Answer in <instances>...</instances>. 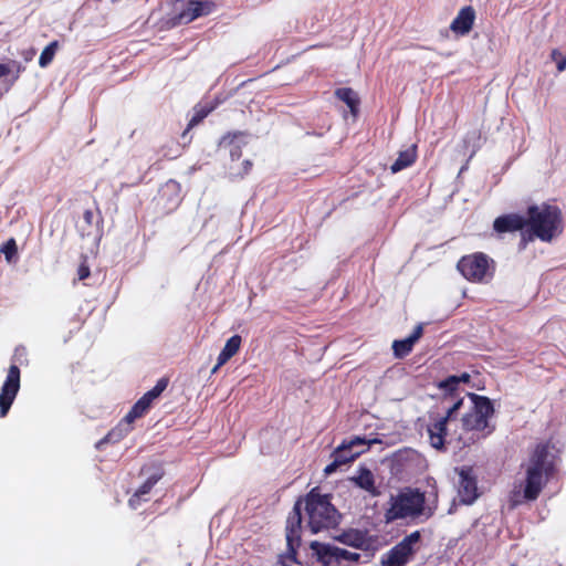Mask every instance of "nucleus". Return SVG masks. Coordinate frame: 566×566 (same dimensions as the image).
Wrapping results in <instances>:
<instances>
[{
  "label": "nucleus",
  "instance_id": "obj_1",
  "mask_svg": "<svg viewBox=\"0 0 566 566\" xmlns=\"http://www.w3.org/2000/svg\"><path fill=\"white\" fill-rule=\"evenodd\" d=\"M523 491H512L510 506L512 509L524 502L536 501L548 481L556 472L555 455L551 452L548 443H538L531 452L526 463Z\"/></svg>",
  "mask_w": 566,
  "mask_h": 566
},
{
  "label": "nucleus",
  "instance_id": "obj_2",
  "mask_svg": "<svg viewBox=\"0 0 566 566\" xmlns=\"http://www.w3.org/2000/svg\"><path fill=\"white\" fill-rule=\"evenodd\" d=\"M526 230L522 233L521 248L524 249L535 238L551 242L563 232V216L557 206L542 203L532 205L526 210Z\"/></svg>",
  "mask_w": 566,
  "mask_h": 566
},
{
  "label": "nucleus",
  "instance_id": "obj_3",
  "mask_svg": "<svg viewBox=\"0 0 566 566\" xmlns=\"http://www.w3.org/2000/svg\"><path fill=\"white\" fill-rule=\"evenodd\" d=\"M296 501H302L301 509L304 504L307 527L313 534L328 531L339 524L342 515L332 504V495L322 494L319 488H313L304 497Z\"/></svg>",
  "mask_w": 566,
  "mask_h": 566
},
{
  "label": "nucleus",
  "instance_id": "obj_4",
  "mask_svg": "<svg viewBox=\"0 0 566 566\" xmlns=\"http://www.w3.org/2000/svg\"><path fill=\"white\" fill-rule=\"evenodd\" d=\"M424 504V493L419 490L406 489L390 497V506L385 513L386 521L418 517L426 513Z\"/></svg>",
  "mask_w": 566,
  "mask_h": 566
},
{
  "label": "nucleus",
  "instance_id": "obj_5",
  "mask_svg": "<svg viewBox=\"0 0 566 566\" xmlns=\"http://www.w3.org/2000/svg\"><path fill=\"white\" fill-rule=\"evenodd\" d=\"M302 501H295L292 511L289 513L285 525L286 553L280 555L281 566H292L298 564L297 551L302 544V523L301 515Z\"/></svg>",
  "mask_w": 566,
  "mask_h": 566
},
{
  "label": "nucleus",
  "instance_id": "obj_6",
  "mask_svg": "<svg viewBox=\"0 0 566 566\" xmlns=\"http://www.w3.org/2000/svg\"><path fill=\"white\" fill-rule=\"evenodd\" d=\"M217 4L212 0H176L168 15L170 27L188 24L212 13Z\"/></svg>",
  "mask_w": 566,
  "mask_h": 566
},
{
  "label": "nucleus",
  "instance_id": "obj_7",
  "mask_svg": "<svg viewBox=\"0 0 566 566\" xmlns=\"http://www.w3.org/2000/svg\"><path fill=\"white\" fill-rule=\"evenodd\" d=\"M420 546L421 532L415 531L384 554L380 564L381 566H406L420 549Z\"/></svg>",
  "mask_w": 566,
  "mask_h": 566
},
{
  "label": "nucleus",
  "instance_id": "obj_8",
  "mask_svg": "<svg viewBox=\"0 0 566 566\" xmlns=\"http://www.w3.org/2000/svg\"><path fill=\"white\" fill-rule=\"evenodd\" d=\"M473 407L462 417V427L467 431H482L489 426V418L494 413L492 401L484 396L468 394Z\"/></svg>",
  "mask_w": 566,
  "mask_h": 566
},
{
  "label": "nucleus",
  "instance_id": "obj_9",
  "mask_svg": "<svg viewBox=\"0 0 566 566\" xmlns=\"http://www.w3.org/2000/svg\"><path fill=\"white\" fill-rule=\"evenodd\" d=\"M493 260L483 252L463 255L457 264L459 272L470 282L480 283L492 276Z\"/></svg>",
  "mask_w": 566,
  "mask_h": 566
},
{
  "label": "nucleus",
  "instance_id": "obj_10",
  "mask_svg": "<svg viewBox=\"0 0 566 566\" xmlns=\"http://www.w3.org/2000/svg\"><path fill=\"white\" fill-rule=\"evenodd\" d=\"M462 399L457 400L448 410L444 416L429 415V423L427 432L429 436L430 444L437 449L442 450L446 443V437L448 433L447 424L452 416L461 408Z\"/></svg>",
  "mask_w": 566,
  "mask_h": 566
},
{
  "label": "nucleus",
  "instance_id": "obj_11",
  "mask_svg": "<svg viewBox=\"0 0 566 566\" xmlns=\"http://www.w3.org/2000/svg\"><path fill=\"white\" fill-rule=\"evenodd\" d=\"M20 368L13 364L9 367L6 380L0 390V417L4 418L20 389Z\"/></svg>",
  "mask_w": 566,
  "mask_h": 566
},
{
  "label": "nucleus",
  "instance_id": "obj_12",
  "mask_svg": "<svg viewBox=\"0 0 566 566\" xmlns=\"http://www.w3.org/2000/svg\"><path fill=\"white\" fill-rule=\"evenodd\" d=\"M459 475V494L461 501L465 504H471L479 495L476 478L473 474L472 468H462Z\"/></svg>",
  "mask_w": 566,
  "mask_h": 566
},
{
  "label": "nucleus",
  "instance_id": "obj_13",
  "mask_svg": "<svg viewBox=\"0 0 566 566\" xmlns=\"http://www.w3.org/2000/svg\"><path fill=\"white\" fill-rule=\"evenodd\" d=\"M248 132H228L221 137L219 146L229 149V154L232 160H239L242 156V148L248 144Z\"/></svg>",
  "mask_w": 566,
  "mask_h": 566
},
{
  "label": "nucleus",
  "instance_id": "obj_14",
  "mask_svg": "<svg viewBox=\"0 0 566 566\" xmlns=\"http://www.w3.org/2000/svg\"><path fill=\"white\" fill-rule=\"evenodd\" d=\"M336 539L344 545L352 546L357 549L367 551L371 541L366 530L348 528L343 531Z\"/></svg>",
  "mask_w": 566,
  "mask_h": 566
},
{
  "label": "nucleus",
  "instance_id": "obj_15",
  "mask_svg": "<svg viewBox=\"0 0 566 566\" xmlns=\"http://www.w3.org/2000/svg\"><path fill=\"white\" fill-rule=\"evenodd\" d=\"M475 17V10L472 6L461 8L452 20L450 30L458 35H467L474 25Z\"/></svg>",
  "mask_w": 566,
  "mask_h": 566
},
{
  "label": "nucleus",
  "instance_id": "obj_16",
  "mask_svg": "<svg viewBox=\"0 0 566 566\" xmlns=\"http://www.w3.org/2000/svg\"><path fill=\"white\" fill-rule=\"evenodd\" d=\"M497 233L516 232L526 229V218L518 213H506L497 217L493 222Z\"/></svg>",
  "mask_w": 566,
  "mask_h": 566
},
{
  "label": "nucleus",
  "instance_id": "obj_17",
  "mask_svg": "<svg viewBox=\"0 0 566 566\" xmlns=\"http://www.w3.org/2000/svg\"><path fill=\"white\" fill-rule=\"evenodd\" d=\"M369 443L365 438L355 437L350 440H344L340 446H338L334 452L332 453V458H335L338 460L339 455L340 459H347L346 464L354 461L357 457H359L364 450H354L356 447H364L368 446Z\"/></svg>",
  "mask_w": 566,
  "mask_h": 566
},
{
  "label": "nucleus",
  "instance_id": "obj_18",
  "mask_svg": "<svg viewBox=\"0 0 566 566\" xmlns=\"http://www.w3.org/2000/svg\"><path fill=\"white\" fill-rule=\"evenodd\" d=\"M164 476L163 469L158 468L151 473L146 481L136 490V492L129 497L128 505L132 509H137L143 501L144 496L149 494L154 485Z\"/></svg>",
  "mask_w": 566,
  "mask_h": 566
},
{
  "label": "nucleus",
  "instance_id": "obj_19",
  "mask_svg": "<svg viewBox=\"0 0 566 566\" xmlns=\"http://www.w3.org/2000/svg\"><path fill=\"white\" fill-rule=\"evenodd\" d=\"M423 334L422 325H417L413 332L403 339H396L392 343L394 355L397 358H403L409 355L415 346V344L421 338Z\"/></svg>",
  "mask_w": 566,
  "mask_h": 566
},
{
  "label": "nucleus",
  "instance_id": "obj_20",
  "mask_svg": "<svg viewBox=\"0 0 566 566\" xmlns=\"http://www.w3.org/2000/svg\"><path fill=\"white\" fill-rule=\"evenodd\" d=\"M242 337L240 335L231 336L227 342L222 350L220 352L217 364L212 368L211 373L216 374L220 367L227 364L241 348Z\"/></svg>",
  "mask_w": 566,
  "mask_h": 566
},
{
  "label": "nucleus",
  "instance_id": "obj_21",
  "mask_svg": "<svg viewBox=\"0 0 566 566\" xmlns=\"http://www.w3.org/2000/svg\"><path fill=\"white\" fill-rule=\"evenodd\" d=\"M352 481L373 497L381 494L380 490L375 485L374 474L368 468L361 467L357 475L352 478Z\"/></svg>",
  "mask_w": 566,
  "mask_h": 566
},
{
  "label": "nucleus",
  "instance_id": "obj_22",
  "mask_svg": "<svg viewBox=\"0 0 566 566\" xmlns=\"http://www.w3.org/2000/svg\"><path fill=\"white\" fill-rule=\"evenodd\" d=\"M417 145H412L408 149L399 151L397 159L390 166L391 172L396 174L412 166L417 160Z\"/></svg>",
  "mask_w": 566,
  "mask_h": 566
},
{
  "label": "nucleus",
  "instance_id": "obj_23",
  "mask_svg": "<svg viewBox=\"0 0 566 566\" xmlns=\"http://www.w3.org/2000/svg\"><path fill=\"white\" fill-rule=\"evenodd\" d=\"M334 94L338 99H340L348 106L350 113L354 116H357L359 112L360 99L353 88L339 87L335 90Z\"/></svg>",
  "mask_w": 566,
  "mask_h": 566
},
{
  "label": "nucleus",
  "instance_id": "obj_24",
  "mask_svg": "<svg viewBox=\"0 0 566 566\" xmlns=\"http://www.w3.org/2000/svg\"><path fill=\"white\" fill-rule=\"evenodd\" d=\"M151 403L153 402L145 395H143L124 417V421L127 423H133L136 419L144 417L151 407Z\"/></svg>",
  "mask_w": 566,
  "mask_h": 566
},
{
  "label": "nucleus",
  "instance_id": "obj_25",
  "mask_svg": "<svg viewBox=\"0 0 566 566\" xmlns=\"http://www.w3.org/2000/svg\"><path fill=\"white\" fill-rule=\"evenodd\" d=\"M160 198H167L171 207H176L180 202V185L175 180H168L159 191Z\"/></svg>",
  "mask_w": 566,
  "mask_h": 566
},
{
  "label": "nucleus",
  "instance_id": "obj_26",
  "mask_svg": "<svg viewBox=\"0 0 566 566\" xmlns=\"http://www.w3.org/2000/svg\"><path fill=\"white\" fill-rule=\"evenodd\" d=\"M57 49L59 41L54 40L51 43H49L40 54L39 65L41 67H46L48 65H50L55 56Z\"/></svg>",
  "mask_w": 566,
  "mask_h": 566
},
{
  "label": "nucleus",
  "instance_id": "obj_27",
  "mask_svg": "<svg viewBox=\"0 0 566 566\" xmlns=\"http://www.w3.org/2000/svg\"><path fill=\"white\" fill-rule=\"evenodd\" d=\"M210 112H211V108H205V107L196 109L193 116L189 120L186 129L184 130L181 138L185 139L187 137L188 133L190 132V129L193 128L196 125H198L200 122H202L209 115Z\"/></svg>",
  "mask_w": 566,
  "mask_h": 566
},
{
  "label": "nucleus",
  "instance_id": "obj_28",
  "mask_svg": "<svg viewBox=\"0 0 566 566\" xmlns=\"http://www.w3.org/2000/svg\"><path fill=\"white\" fill-rule=\"evenodd\" d=\"M169 378L168 377H161L157 380V384L145 392L144 395L153 402L155 399H157L168 387Z\"/></svg>",
  "mask_w": 566,
  "mask_h": 566
},
{
  "label": "nucleus",
  "instance_id": "obj_29",
  "mask_svg": "<svg viewBox=\"0 0 566 566\" xmlns=\"http://www.w3.org/2000/svg\"><path fill=\"white\" fill-rule=\"evenodd\" d=\"M0 252L4 254V258L8 262H11L13 258L18 254V247L17 242L13 238H10L7 242H4L1 248Z\"/></svg>",
  "mask_w": 566,
  "mask_h": 566
},
{
  "label": "nucleus",
  "instance_id": "obj_30",
  "mask_svg": "<svg viewBox=\"0 0 566 566\" xmlns=\"http://www.w3.org/2000/svg\"><path fill=\"white\" fill-rule=\"evenodd\" d=\"M91 275V269H90V265L87 263V256L82 254L81 255V263L77 268V280L78 281H83L87 277H90Z\"/></svg>",
  "mask_w": 566,
  "mask_h": 566
},
{
  "label": "nucleus",
  "instance_id": "obj_31",
  "mask_svg": "<svg viewBox=\"0 0 566 566\" xmlns=\"http://www.w3.org/2000/svg\"><path fill=\"white\" fill-rule=\"evenodd\" d=\"M551 57L556 62V67L558 72H563L566 70V55H564L558 49H554L551 53Z\"/></svg>",
  "mask_w": 566,
  "mask_h": 566
},
{
  "label": "nucleus",
  "instance_id": "obj_32",
  "mask_svg": "<svg viewBox=\"0 0 566 566\" xmlns=\"http://www.w3.org/2000/svg\"><path fill=\"white\" fill-rule=\"evenodd\" d=\"M252 168L253 163L250 159H244L241 164V168L237 172H233V176L242 179L251 172Z\"/></svg>",
  "mask_w": 566,
  "mask_h": 566
},
{
  "label": "nucleus",
  "instance_id": "obj_33",
  "mask_svg": "<svg viewBox=\"0 0 566 566\" xmlns=\"http://www.w3.org/2000/svg\"><path fill=\"white\" fill-rule=\"evenodd\" d=\"M459 382H460V378L459 377L451 376L448 379H446L444 381H442L440 387L444 388L447 390L452 391V390H454L457 388Z\"/></svg>",
  "mask_w": 566,
  "mask_h": 566
},
{
  "label": "nucleus",
  "instance_id": "obj_34",
  "mask_svg": "<svg viewBox=\"0 0 566 566\" xmlns=\"http://www.w3.org/2000/svg\"><path fill=\"white\" fill-rule=\"evenodd\" d=\"M347 459H340V457L337 459L333 458V461L325 468V473L331 474L335 472L340 465L346 464Z\"/></svg>",
  "mask_w": 566,
  "mask_h": 566
},
{
  "label": "nucleus",
  "instance_id": "obj_35",
  "mask_svg": "<svg viewBox=\"0 0 566 566\" xmlns=\"http://www.w3.org/2000/svg\"><path fill=\"white\" fill-rule=\"evenodd\" d=\"M83 219L87 226H92L94 222V213L92 210H85L83 213Z\"/></svg>",
  "mask_w": 566,
  "mask_h": 566
},
{
  "label": "nucleus",
  "instance_id": "obj_36",
  "mask_svg": "<svg viewBox=\"0 0 566 566\" xmlns=\"http://www.w3.org/2000/svg\"><path fill=\"white\" fill-rule=\"evenodd\" d=\"M25 356V348L24 347H18L15 348L13 359L22 364V357Z\"/></svg>",
  "mask_w": 566,
  "mask_h": 566
},
{
  "label": "nucleus",
  "instance_id": "obj_37",
  "mask_svg": "<svg viewBox=\"0 0 566 566\" xmlns=\"http://www.w3.org/2000/svg\"><path fill=\"white\" fill-rule=\"evenodd\" d=\"M11 73V69L8 64L0 63V77H4Z\"/></svg>",
  "mask_w": 566,
  "mask_h": 566
},
{
  "label": "nucleus",
  "instance_id": "obj_38",
  "mask_svg": "<svg viewBox=\"0 0 566 566\" xmlns=\"http://www.w3.org/2000/svg\"><path fill=\"white\" fill-rule=\"evenodd\" d=\"M12 64L17 66V75L14 76V80L19 77L20 72L23 70L20 63L12 61Z\"/></svg>",
  "mask_w": 566,
  "mask_h": 566
},
{
  "label": "nucleus",
  "instance_id": "obj_39",
  "mask_svg": "<svg viewBox=\"0 0 566 566\" xmlns=\"http://www.w3.org/2000/svg\"><path fill=\"white\" fill-rule=\"evenodd\" d=\"M470 376L468 374H463L460 378V380L468 381Z\"/></svg>",
  "mask_w": 566,
  "mask_h": 566
},
{
  "label": "nucleus",
  "instance_id": "obj_40",
  "mask_svg": "<svg viewBox=\"0 0 566 566\" xmlns=\"http://www.w3.org/2000/svg\"><path fill=\"white\" fill-rule=\"evenodd\" d=\"M427 517H430L432 515V511L429 509L428 512L426 513Z\"/></svg>",
  "mask_w": 566,
  "mask_h": 566
}]
</instances>
